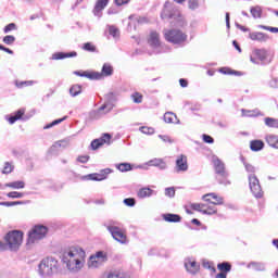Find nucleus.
<instances>
[{"mask_svg":"<svg viewBox=\"0 0 278 278\" xmlns=\"http://www.w3.org/2000/svg\"><path fill=\"white\" fill-rule=\"evenodd\" d=\"M165 197H169V199H173V197H175V188H166Z\"/></svg>","mask_w":278,"mask_h":278,"instance_id":"obj_54","label":"nucleus"},{"mask_svg":"<svg viewBox=\"0 0 278 278\" xmlns=\"http://www.w3.org/2000/svg\"><path fill=\"white\" fill-rule=\"evenodd\" d=\"M245 169L248 173H255V167H253L251 164H247Z\"/></svg>","mask_w":278,"mask_h":278,"instance_id":"obj_60","label":"nucleus"},{"mask_svg":"<svg viewBox=\"0 0 278 278\" xmlns=\"http://www.w3.org/2000/svg\"><path fill=\"white\" fill-rule=\"evenodd\" d=\"M15 86L16 88H25V87L34 86V83L31 80H25V81L16 80Z\"/></svg>","mask_w":278,"mask_h":278,"instance_id":"obj_41","label":"nucleus"},{"mask_svg":"<svg viewBox=\"0 0 278 278\" xmlns=\"http://www.w3.org/2000/svg\"><path fill=\"white\" fill-rule=\"evenodd\" d=\"M7 197L9 199H23L25 197L24 192H18V191H11L7 193Z\"/></svg>","mask_w":278,"mask_h":278,"instance_id":"obj_37","label":"nucleus"},{"mask_svg":"<svg viewBox=\"0 0 278 278\" xmlns=\"http://www.w3.org/2000/svg\"><path fill=\"white\" fill-rule=\"evenodd\" d=\"M125 205H128V207H134L136 205V201L131 198L124 200Z\"/></svg>","mask_w":278,"mask_h":278,"instance_id":"obj_55","label":"nucleus"},{"mask_svg":"<svg viewBox=\"0 0 278 278\" xmlns=\"http://www.w3.org/2000/svg\"><path fill=\"white\" fill-rule=\"evenodd\" d=\"M161 18L163 21L170 18L174 20L172 22L173 27H184V25H186V17H184V14H181V10L170 4V2H166L164 4Z\"/></svg>","mask_w":278,"mask_h":278,"instance_id":"obj_4","label":"nucleus"},{"mask_svg":"<svg viewBox=\"0 0 278 278\" xmlns=\"http://www.w3.org/2000/svg\"><path fill=\"white\" fill-rule=\"evenodd\" d=\"M104 262H108V254L103 251H99L88 258L87 266L92 269L100 268V266H103Z\"/></svg>","mask_w":278,"mask_h":278,"instance_id":"obj_9","label":"nucleus"},{"mask_svg":"<svg viewBox=\"0 0 278 278\" xmlns=\"http://www.w3.org/2000/svg\"><path fill=\"white\" fill-rule=\"evenodd\" d=\"M164 220L167 223H179L181 220V217L177 214H166L164 215Z\"/></svg>","mask_w":278,"mask_h":278,"instance_id":"obj_32","label":"nucleus"},{"mask_svg":"<svg viewBox=\"0 0 278 278\" xmlns=\"http://www.w3.org/2000/svg\"><path fill=\"white\" fill-rule=\"evenodd\" d=\"M265 125L267 127H271L273 129H278V119L273 117H266Z\"/></svg>","mask_w":278,"mask_h":278,"instance_id":"obj_33","label":"nucleus"},{"mask_svg":"<svg viewBox=\"0 0 278 278\" xmlns=\"http://www.w3.org/2000/svg\"><path fill=\"white\" fill-rule=\"evenodd\" d=\"M139 130L141 134H146V136H153V134H155V128L153 127L141 126Z\"/></svg>","mask_w":278,"mask_h":278,"instance_id":"obj_35","label":"nucleus"},{"mask_svg":"<svg viewBox=\"0 0 278 278\" xmlns=\"http://www.w3.org/2000/svg\"><path fill=\"white\" fill-rule=\"evenodd\" d=\"M249 268H253V270H265V266L262 263H251Z\"/></svg>","mask_w":278,"mask_h":278,"instance_id":"obj_47","label":"nucleus"},{"mask_svg":"<svg viewBox=\"0 0 278 278\" xmlns=\"http://www.w3.org/2000/svg\"><path fill=\"white\" fill-rule=\"evenodd\" d=\"M219 73H223V75H238V72H236L229 67L219 68Z\"/></svg>","mask_w":278,"mask_h":278,"instance_id":"obj_44","label":"nucleus"},{"mask_svg":"<svg viewBox=\"0 0 278 278\" xmlns=\"http://www.w3.org/2000/svg\"><path fill=\"white\" fill-rule=\"evenodd\" d=\"M109 34L113 36V38H116L119 36L121 31L115 26H110Z\"/></svg>","mask_w":278,"mask_h":278,"instance_id":"obj_50","label":"nucleus"},{"mask_svg":"<svg viewBox=\"0 0 278 278\" xmlns=\"http://www.w3.org/2000/svg\"><path fill=\"white\" fill-rule=\"evenodd\" d=\"M70 94L72 97H77V94H81V86L79 85H74L70 89Z\"/></svg>","mask_w":278,"mask_h":278,"instance_id":"obj_36","label":"nucleus"},{"mask_svg":"<svg viewBox=\"0 0 278 278\" xmlns=\"http://www.w3.org/2000/svg\"><path fill=\"white\" fill-rule=\"evenodd\" d=\"M23 201H15V202H0V205L3 207H14V205H23Z\"/></svg>","mask_w":278,"mask_h":278,"instance_id":"obj_43","label":"nucleus"},{"mask_svg":"<svg viewBox=\"0 0 278 278\" xmlns=\"http://www.w3.org/2000/svg\"><path fill=\"white\" fill-rule=\"evenodd\" d=\"M250 149L251 151H262V149H264V141L262 140H252L250 142Z\"/></svg>","mask_w":278,"mask_h":278,"instance_id":"obj_26","label":"nucleus"},{"mask_svg":"<svg viewBox=\"0 0 278 278\" xmlns=\"http://www.w3.org/2000/svg\"><path fill=\"white\" fill-rule=\"evenodd\" d=\"M101 147H103V146H101L99 139H94L90 143V148L92 151H97L98 149H101Z\"/></svg>","mask_w":278,"mask_h":278,"instance_id":"obj_48","label":"nucleus"},{"mask_svg":"<svg viewBox=\"0 0 278 278\" xmlns=\"http://www.w3.org/2000/svg\"><path fill=\"white\" fill-rule=\"evenodd\" d=\"M83 50L88 51L89 53H97V46L92 42H86L83 45Z\"/></svg>","mask_w":278,"mask_h":278,"instance_id":"obj_34","label":"nucleus"},{"mask_svg":"<svg viewBox=\"0 0 278 278\" xmlns=\"http://www.w3.org/2000/svg\"><path fill=\"white\" fill-rule=\"evenodd\" d=\"M179 84L181 88H188V80H186L185 78H180Z\"/></svg>","mask_w":278,"mask_h":278,"instance_id":"obj_59","label":"nucleus"},{"mask_svg":"<svg viewBox=\"0 0 278 278\" xmlns=\"http://www.w3.org/2000/svg\"><path fill=\"white\" fill-rule=\"evenodd\" d=\"M104 179H106V177L103 175H87L81 177L83 181H104Z\"/></svg>","mask_w":278,"mask_h":278,"instance_id":"obj_28","label":"nucleus"},{"mask_svg":"<svg viewBox=\"0 0 278 278\" xmlns=\"http://www.w3.org/2000/svg\"><path fill=\"white\" fill-rule=\"evenodd\" d=\"M15 41H16V37L12 35H7L5 37H3L4 45H14Z\"/></svg>","mask_w":278,"mask_h":278,"instance_id":"obj_46","label":"nucleus"},{"mask_svg":"<svg viewBox=\"0 0 278 278\" xmlns=\"http://www.w3.org/2000/svg\"><path fill=\"white\" fill-rule=\"evenodd\" d=\"M4 188H12V190H23V188H25V181L17 180L13 182H8L4 185Z\"/></svg>","mask_w":278,"mask_h":278,"instance_id":"obj_20","label":"nucleus"},{"mask_svg":"<svg viewBox=\"0 0 278 278\" xmlns=\"http://www.w3.org/2000/svg\"><path fill=\"white\" fill-rule=\"evenodd\" d=\"M226 25L229 27V13H226Z\"/></svg>","mask_w":278,"mask_h":278,"instance_id":"obj_64","label":"nucleus"},{"mask_svg":"<svg viewBox=\"0 0 278 278\" xmlns=\"http://www.w3.org/2000/svg\"><path fill=\"white\" fill-rule=\"evenodd\" d=\"M265 142L268 144V147H271V149H278V136L277 135H266Z\"/></svg>","mask_w":278,"mask_h":278,"instance_id":"obj_16","label":"nucleus"},{"mask_svg":"<svg viewBox=\"0 0 278 278\" xmlns=\"http://www.w3.org/2000/svg\"><path fill=\"white\" fill-rule=\"evenodd\" d=\"M0 50L5 51V53H9L10 55L14 54V51H12L10 48H5L4 46L0 45Z\"/></svg>","mask_w":278,"mask_h":278,"instance_id":"obj_57","label":"nucleus"},{"mask_svg":"<svg viewBox=\"0 0 278 278\" xmlns=\"http://www.w3.org/2000/svg\"><path fill=\"white\" fill-rule=\"evenodd\" d=\"M149 166H156L157 168H161V170H164L166 168V162L162 159H153L149 161Z\"/></svg>","mask_w":278,"mask_h":278,"instance_id":"obj_24","label":"nucleus"},{"mask_svg":"<svg viewBox=\"0 0 278 278\" xmlns=\"http://www.w3.org/2000/svg\"><path fill=\"white\" fill-rule=\"evenodd\" d=\"M16 29V24L10 23L3 29L4 34H10V31H14Z\"/></svg>","mask_w":278,"mask_h":278,"instance_id":"obj_53","label":"nucleus"},{"mask_svg":"<svg viewBox=\"0 0 278 278\" xmlns=\"http://www.w3.org/2000/svg\"><path fill=\"white\" fill-rule=\"evenodd\" d=\"M189 10H197L199 8V0H188Z\"/></svg>","mask_w":278,"mask_h":278,"instance_id":"obj_51","label":"nucleus"},{"mask_svg":"<svg viewBox=\"0 0 278 278\" xmlns=\"http://www.w3.org/2000/svg\"><path fill=\"white\" fill-rule=\"evenodd\" d=\"M24 115H25V111L21 109L16 111L13 116H10L8 118V122L10 123V125H14V123H16V121H21V118H23Z\"/></svg>","mask_w":278,"mask_h":278,"instance_id":"obj_21","label":"nucleus"},{"mask_svg":"<svg viewBox=\"0 0 278 278\" xmlns=\"http://www.w3.org/2000/svg\"><path fill=\"white\" fill-rule=\"evenodd\" d=\"M250 13L253 16V18H262V14H263L262 7L260 5L252 7L250 9Z\"/></svg>","mask_w":278,"mask_h":278,"instance_id":"obj_30","label":"nucleus"},{"mask_svg":"<svg viewBox=\"0 0 278 278\" xmlns=\"http://www.w3.org/2000/svg\"><path fill=\"white\" fill-rule=\"evenodd\" d=\"M250 190L256 199L262 197V186H260V179L257 176L252 175L249 177Z\"/></svg>","mask_w":278,"mask_h":278,"instance_id":"obj_11","label":"nucleus"},{"mask_svg":"<svg viewBox=\"0 0 278 278\" xmlns=\"http://www.w3.org/2000/svg\"><path fill=\"white\" fill-rule=\"evenodd\" d=\"M4 243L0 242V251H11L16 253L23 247L25 240V232L23 230H11L5 233Z\"/></svg>","mask_w":278,"mask_h":278,"instance_id":"obj_3","label":"nucleus"},{"mask_svg":"<svg viewBox=\"0 0 278 278\" xmlns=\"http://www.w3.org/2000/svg\"><path fill=\"white\" fill-rule=\"evenodd\" d=\"M108 231H110L112 238L116 240L117 242H121V244H126L127 242V235L123 229L118 228L117 226L109 225L106 226Z\"/></svg>","mask_w":278,"mask_h":278,"instance_id":"obj_10","label":"nucleus"},{"mask_svg":"<svg viewBox=\"0 0 278 278\" xmlns=\"http://www.w3.org/2000/svg\"><path fill=\"white\" fill-rule=\"evenodd\" d=\"M214 168L217 175H225V173H227L225 168V163H223L220 160H216L214 162Z\"/></svg>","mask_w":278,"mask_h":278,"instance_id":"obj_22","label":"nucleus"},{"mask_svg":"<svg viewBox=\"0 0 278 278\" xmlns=\"http://www.w3.org/2000/svg\"><path fill=\"white\" fill-rule=\"evenodd\" d=\"M203 267L204 268H212V265L210 264V262H203Z\"/></svg>","mask_w":278,"mask_h":278,"instance_id":"obj_63","label":"nucleus"},{"mask_svg":"<svg viewBox=\"0 0 278 278\" xmlns=\"http://www.w3.org/2000/svg\"><path fill=\"white\" fill-rule=\"evenodd\" d=\"M67 116H64L63 118L54 119L52 123L47 124L43 129H51V127H55V125H60V123H64L66 121Z\"/></svg>","mask_w":278,"mask_h":278,"instance_id":"obj_38","label":"nucleus"},{"mask_svg":"<svg viewBox=\"0 0 278 278\" xmlns=\"http://www.w3.org/2000/svg\"><path fill=\"white\" fill-rule=\"evenodd\" d=\"M114 170L112 168H104L101 170V175H112Z\"/></svg>","mask_w":278,"mask_h":278,"instance_id":"obj_58","label":"nucleus"},{"mask_svg":"<svg viewBox=\"0 0 278 278\" xmlns=\"http://www.w3.org/2000/svg\"><path fill=\"white\" fill-rule=\"evenodd\" d=\"M249 38L258 42H266L268 40V35L264 33H250Z\"/></svg>","mask_w":278,"mask_h":278,"instance_id":"obj_19","label":"nucleus"},{"mask_svg":"<svg viewBox=\"0 0 278 278\" xmlns=\"http://www.w3.org/2000/svg\"><path fill=\"white\" fill-rule=\"evenodd\" d=\"M76 162H79V164H88V162H90V155L88 154L78 155L76 159Z\"/></svg>","mask_w":278,"mask_h":278,"instance_id":"obj_42","label":"nucleus"},{"mask_svg":"<svg viewBox=\"0 0 278 278\" xmlns=\"http://www.w3.org/2000/svg\"><path fill=\"white\" fill-rule=\"evenodd\" d=\"M119 173H129V170H134L135 166L129 163H119L115 165Z\"/></svg>","mask_w":278,"mask_h":278,"instance_id":"obj_25","label":"nucleus"},{"mask_svg":"<svg viewBox=\"0 0 278 278\" xmlns=\"http://www.w3.org/2000/svg\"><path fill=\"white\" fill-rule=\"evenodd\" d=\"M148 45H150V47H153V49H160V47H162L160 33H157L156 30H151L148 36Z\"/></svg>","mask_w":278,"mask_h":278,"instance_id":"obj_13","label":"nucleus"},{"mask_svg":"<svg viewBox=\"0 0 278 278\" xmlns=\"http://www.w3.org/2000/svg\"><path fill=\"white\" fill-rule=\"evenodd\" d=\"M185 268L190 275H197V273L200 270L198 262L192 257H187L185 260Z\"/></svg>","mask_w":278,"mask_h":278,"instance_id":"obj_12","label":"nucleus"},{"mask_svg":"<svg viewBox=\"0 0 278 278\" xmlns=\"http://www.w3.org/2000/svg\"><path fill=\"white\" fill-rule=\"evenodd\" d=\"M109 3H110V0H97L96 5L93 8V13L99 14V12H103V10L108 8Z\"/></svg>","mask_w":278,"mask_h":278,"instance_id":"obj_18","label":"nucleus"},{"mask_svg":"<svg viewBox=\"0 0 278 278\" xmlns=\"http://www.w3.org/2000/svg\"><path fill=\"white\" fill-rule=\"evenodd\" d=\"M215 278H227V273L222 271V273L217 274Z\"/></svg>","mask_w":278,"mask_h":278,"instance_id":"obj_62","label":"nucleus"},{"mask_svg":"<svg viewBox=\"0 0 278 278\" xmlns=\"http://www.w3.org/2000/svg\"><path fill=\"white\" fill-rule=\"evenodd\" d=\"M258 28L260 29H265V31H270L271 34H278V28L277 27L260 25Z\"/></svg>","mask_w":278,"mask_h":278,"instance_id":"obj_49","label":"nucleus"},{"mask_svg":"<svg viewBox=\"0 0 278 278\" xmlns=\"http://www.w3.org/2000/svg\"><path fill=\"white\" fill-rule=\"evenodd\" d=\"M202 200L206 202L205 204L193 203L190 206H186L187 214H192V211L201 212V214H206L207 216H214L217 214L218 208L216 205H223L224 199L223 197L216 193H206L202 195Z\"/></svg>","mask_w":278,"mask_h":278,"instance_id":"obj_1","label":"nucleus"},{"mask_svg":"<svg viewBox=\"0 0 278 278\" xmlns=\"http://www.w3.org/2000/svg\"><path fill=\"white\" fill-rule=\"evenodd\" d=\"M98 141H100V144L103 147L104 144H112V135L105 132L102 134L100 138H98Z\"/></svg>","mask_w":278,"mask_h":278,"instance_id":"obj_31","label":"nucleus"},{"mask_svg":"<svg viewBox=\"0 0 278 278\" xmlns=\"http://www.w3.org/2000/svg\"><path fill=\"white\" fill-rule=\"evenodd\" d=\"M218 270L222 273H229L231 270V265L229 263H222L217 265Z\"/></svg>","mask_w":278,"mask_h":278,"instance_id":"obj_40","label":"nucleus"},{"mask_svg":"<svg viewBox=\"0 0 278 278\" xmlns=\"http://www.w3.org/2000/svg\"><path fill=\"white\" fill-rule=\"evenodd\" d=\"M233 47L239 51V53H242V48H240V45H238V41H232Z\"/></svg>","mask_w":278,"mask_h":278,"instance_id":"obj_61","label":"nucleus"},{"mask_svg":"<svg viewBox=\"0 0 278 278\" xmlns=\"http://www.w3.org/2000/svg\"><path fill=\"white\" fill-rule=\"evenodd\" d=\"M202 140L203 142H205L206 144H214V138L210 135H202Z\"/></svg>","mask_w":278,"mask_h":278,"instance_id":"obj_52","label":"nucleus"},{"mask_svg":"<svg viewBox=\"0 0 278 278\" xmlns=\"http://www.w3.org/2000/svg\"><path fill=\"white\" fill-rule=\"evenodd\" d=\"M60 261L54 257H46L38 264V274L42 278L53 277L60 273Z\"/></svg>","mask_w":278,"mask_h":278,"instance_id":"obj_5","label":"nucleus"},{"mask_svg":"<svg viewBox=\"0 0 278 278\" xmlns=\"http://www.w3.org/2000/svg\"><path fill=\"white\" fill-rule=\"evenodd\" d=\"M62 260L68 270L78 273L86 264V251L81 248H70L63 253Z\"/></svg>","mask_w":278,"mask_h":278,"instance_id":"obj_2","label":"nucleus"},{"mask_svg":"<svg viewBox=\"0 0 278 278\" xmlns=\"http://www.w3.org/2000/svg\"><path fill=\"white\" fill-rule=\"evenodd\" d=\"M152 194H155V191L151 188H142L138 191L139 199H147V197H152Z\"/></svg>","mask_w":278,"mask_h":278,"instance_id":"obj_27","label":"nucleus"},{"mask_svg":"<svg viewBox=\"0 0 278 278\" xmlns=\"http://www.w3.org/2000/svg\"><path fill=\"white\" fill-rule=\"evenodd\" d=\"M164 38L167 42H172V45H184L188 40V35L180 29L173 28L164 33Z\"/></svg>","mask_w":278,"mask_h":278,"instance_id":"obj_8","label":"nucleus"},{"mask_svg":"<svg viewBox=\"0 0 278 278\" xmlns=\"http://www.w3.org/2000/svg\"><path fill=\"white\" fill-rule=\"evenodd\" d=\"M66 58H77V52H56L52 55V60H66Z\"/></svg>","mask_w":278,"mask_h":278,"instance_id":"obj_17","label":"nucleus"},{"mask_svg":"<svg viewBox=\"0 0 278 278\" xmlns=\"http://www.w3.org/2000/svg\"><path fill=\"white\" fill-rule=\"evenodd\" d=\"M163 118L168 124H174L175 125V124L179 123V119H177V115L173 112H166L164 114Z\"/></svg>","mask_w":278,"mask_h":278,"instance_id":"obj_23","label":"nucleus"},{"mask_svg":"<svg viewBox=\"0 0 278 278\" xmlns=\"http://www.w3.org/2000/svg\"><path fill=\"white\" fill-rule=\"evenodd\" d=\"M129 1H131V0H114V3H115V5L121 8V5H127V3H129Z\"/></svg>","mask_w":278,"mask_h":278,"instance_id":"obj_56","label":"nucleus"},{"mask_svg":"<svg viewBox=\"0 0 278 278\" xmlns=\"http://www.w3.org/2000/svg\"><path fill=\"white\" fill-rule=\"evenodd\" d=\"M101 278H127V274L121 270L106 271Z\"/></svg>","mask_w":278,"mask_h":278,"instance_id":"obj_15","label":"nucleus"},{"mask_svg":"<svg viewBox=\"0 0 278 278\" xmlns=\"http://www.w3.org/2000/svg\"><path fill=\"white\" fill-rule=\"evenodd\" d=\"M176 168L182 173L188 170V156L186 154H180L176 159Z\"/></svg>","mask_w":278,"mask_h":278,"instance_id":"obj_14","label":"nucleus"},{"mask_svg":"<svg viewBox=\"0 0 278 278\" xmlns=\"http://www.w3.org/2000/svg\"><path fill=\"white\" fill-rule=\"evenodd\" d=\"M14 170V165L12 163L7 162L2 168L3 175H10Z\"/></svg>","mask_w":278,"mask_h":278,"instance_id":"obj_39","label":"nucleus"},{"mask_svg":"<svg viewBox=\"0 0 278 278\" xmlns=\"http://www.w3.org/2000/svg\"><path fill=\"white\" fill-rule=\"evenodd\" d=\"M131 99H132L134 103H141L143 96L140 92H135L131 94Z\"/></svg>","mask_w":278,"mask_h":278,"instance_id":"obj_45","label":"nucleus"},{"mask_svg":"<svg viewBox=\"0 0 278 278\" xmlns=\"http://www.w3.org/2000/svg\"><path fill=\"white\" fill-rule=\"evenodd\" d=\"M114 74V67L110 63H104L102 66V73L99 72H75L78 77H87V79H103V77H110Z\"/></svg>","mask_w":278,"mask_h":278,"instance_id":"obj_7","label":"nucleus"},{"mask_svg":"<svg viewBox=\"0 0 278 278\" xmlns=\"http://www.w3.org/2000/svg\"><path fill=\"white\" fill-rule=\"evenodd\" d=\"M47 233H49V228L47 226L42 224L33 226L27 231L26 248L31 249L34 244H37L40 240H45V238H47Z\"/></svg>","mask_w":278,"mask_h":278,"instance_id":"obj_6","label":"nucleus"},{"mask_svg":"<svg viewBox=\"0 0 278 278\" xmlns=\"http://www.w3.org/2000/svg\"><path fill=\"white\" fill-rule=\"evenodd\" d=\"M254 55L257 58V60L264 62V60L268 58V52L266 51V49H256L254 50Z\"/></svg>","mask_w":278,"mask_h":278,"instance_id":"obj_29","label":"nucleus"}]
</instances>
